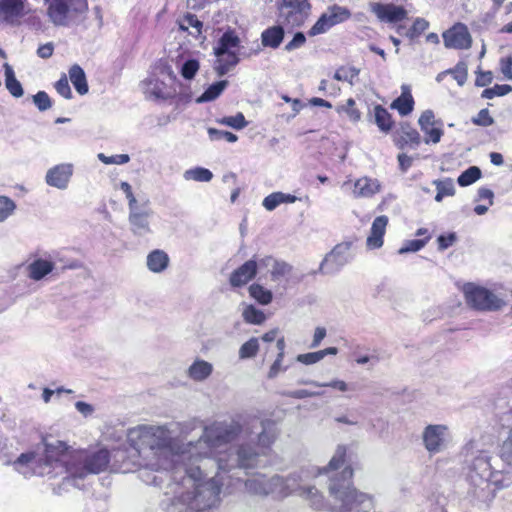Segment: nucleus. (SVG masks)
Instances as JSON below:
<instances>
[{
    "label": "nucleus",
    "mask_w": 512,
    "mask_h": 512,
    "mask_svg": "<svg viewBox=\"0 0 512 512\" xmlns=\"http://www.w3.org/2000/svg\"><path fill=\"white\" fill-rule=\"evenodd\" d=\"M54 88L57 93L65 99H71L73 97L66 74H62L60 79L54 84Z\"/></svg>",
    "instance_id": "6e6d98bb"
},
{
    "label": "nucleus",
    "mask_w": 512,
    "mask_h": 512,
    "mask_svg": "<svg viewBox=\"0 0 512 512\" xmlns=\"http://www.w3.org/2000/svg\"><path fill=\"white\" fill-rule=\"evenodd\" d=\"M355 105H356V103H355L354 99L349 98L346 101V104L337 106L336 111L339 114L345 113L351 121L357 122L358 120H360L361 113L356 108Z\"/></svg>",
    "instance_id": "58836bf2"
},
{
    "label": "nucleus",
    "mask_w": 512,
    "mask_h": 512,
    "mask_svg": "<svg viewBox=\"0 0 512 512\" xmlns=\"http://www.w3.org/2000/svg\"><path fill=\"white\" fill-rule=\"evenodd\" d=\"M408 11L400 5L393 3H386V25L390 26L397 22L407 21Z\"/></svg>",
    "instance_id": "c85d7f7f"
},
{
    "label": "nucleus",
    "mask_w": 512,
    "mask_h": 512,
    "mask_svg": "<svg viewBox=\"0 0 512 512\" xmlns=\"http://www.w3.org/2000/svg\"><path fill=\"white\" fill-rule=\"evenodd\" d=\"M183 177L185 180L196 182H209L213 178V173L204 167H195L188 169L184 172Z\"/></svg>",
    "instance_id": "473e14b6"
},
{
    "label": "nucleus",
    "mask_w": 512,
    "mask_h": 512,
    "mask_svg": "<svg viewBox=\"0 0 512 512\" xmlns=\"http://www.w3.org/2000/svg\"><path fill=\"white\" fill-rule=\"evenodd\" d=\"M431 239V236H427L425 238L414 239V240H406L403 242L402 247L399 249V254L417 252L421 250L427 242Z\"/></svg>",
    "instance_id": "ea45409f"
},
{
    "label": "nucleus",
    "mask_w": 512,
    "mask_h": 512,
    "mask_svg": "<svg viewBox=\"0 0 512 512\" xmlns=\"http://www.w3.org/2000/svg\"><path fill=\"white\" fill-rule=\"evenodd\" d=\"M280 475L274 474L267 477L265 474H256L245 481V489L249 494L278 498V488L280 487Z\"/></svg>",
    "instance_id": "1a4fd4ad"
},
{
    "label": "nucleus",
    "mask_w": 512,
    "mask_h": 512,
    "mask_svg": "<svg viewBox=\"0 0 512 512\" xmlns=\"http://www.w3.org/2000/svg\"><path fill=\"white\" fill-rule=\"evenodd\" d=\"M212 372V364L202 359L195 360L188 368V376L197 382L206 380Z\"/></svg>",
    "instance_id": "5701e85b"
},
{
    "label": "nucleus",
    "mask_w": 512,
    "mask_h": 512,
    "mask_svg": "<svg viewBox=\"0 0 512 512\" xmlns=\"http://www.w3.org/2000/svg\"><path fill=\"white\" fill-rule=\"evenodd\" d=\"M444 44L447 48L468 49L471 47L472 38L467 26L457 23L443 33Z\"/></svg>",
    "instance_id": "f8f14e48"
},
{
    "label": "nucleus",
    "mask_w": 512,
    "mask_h": 512,
    "mask_svg": "<svg viewBox=\"0 0 512 512\" xmlns=\"http://www.w3.org/2000/svg\"><path fill=\"white\" fill-rule=\"evenodd\" d=\"M306 43V36L303 32H296L291 41H289L284 50L287 52H292L296 49L301 48Z\"/></svg>",
    "instance_id": "0e129e2a"
},
{
    "label": "nucleus",
    "mask_w": 512,
    "mask_h": 512,
    "mask_svg": "<svg viewBox=\"0 0 512 512\" xmlns=\"http://www.w3.org/2000/svg\"><path fill=\"white\" fill-rule=\"evenodd\" d=\"M299 384H309V385H313L315 387H331V388H335V389H338L342 392H345L348 390V385L342 381V380H332L331 382H327V383H320V382H317V381H314V380H300L298 382Z\"/></svg>",
    "instance_id": "603ef678"
},
{
    "label": "nucleus",
    "mask_w": 512,
    "mask_h": 512,
    "mask_svg": "<svg viewBox=\"0 0 512 512\" xmlns=\"http://www.w3.org/2000/svg\"><path fill=\"white\" fill-rule=\"evenodd\" d=\"M282 192H274L266 196L263 200V206L268 211H273L282 204Z\"/></svg>",
    "instance_id": "e2e57ef3"
},
{
    "label": "nucleus",
    "mask_w": 512,
    "mask_h": 512,
    "mask_svg": "<svg viewBox=\"0 0 512 512\" xmlns=\"http://www.w3.org/2000/svg\"><path fill=\"white\" fill-rule=\"evenodd\" d=\"M130 447L140 457L138 477L147 485L164 489L165 495H173L180 488L173 475L178 467L195 457L192 450L197 445H183L172 436L166 426L139 425L127 433Z\"/></svg>",
    "instance_id": "f03ea898"
},
{
    "label": "nucleus",
    "mask_w": 512,
    "mask_h": 512,
    "mask_svg": "<svg viewBox=\"0 0 512 512\" xmlns=\"http://www.w3.org/2000/svg\"><path fill=\"white\" fill-rule=\"evenodd\" d=\"M142 91L147 99L168 100L177 97L174 85L161 79L158 75L152 74L141 83Z\"/></svg>",
    "instance_id": "9b49d317"
},
{
    "label": "nucleus",
    "mask_w": 512,
    "mask_h": 512,
    "mask_svg": "<svg viewBox=\"0 0 512 512\" xmlns=\"http://www.w3.org/2000/svg\"><path fill=\"white\" fill-rule=\"evenodd\" d=\"M33 103L39 111L43 112L52 107V100L45 91H38L32 97Z\"/></svg>",
    "instance_id": "864d4df0"
},
{
    "label": "nucleus",
    "mask_w": 512,
    "mask_h": 512,
    "mask_svg": "<svg viewBox=\"0 0 512 512\" xmlns=\"http://www.w3.org/2000/svg\"><path fill=\"white\" fill-rule=\"evenodd\" d=\"M110 462L107 449L96 451L71 450L63 441L44 439L34 450L20 454L14 461H6L25 478L31 476L64 475L65 485L82 488L80 483L90 474L104 471Z\"/></svg>",
    "instance_id": "7ed1b4c3"
},
{
    "label": "nucleus",
    "mask_w": 512,
    "mask_h": 512,
    "mask_svg": "<svg viewBox=\"0 0 512 512\" xmlns=\"http://www.w3.org/2000/svg\"><path fill=\"white\" fill-rule=\"evenodd\" d=\"M276 423L256 416H239L231 421H216L203 430L195 457L175 470L179 480L174 499L189 512H204L220 502L223 474L233 469L262 466L277 438Z\"/></svg>",
    "instance_id": "f257e3e1"
},
{
    "label": "nucleus",
    "mask_w": 512,
    "mask_h": 512,
    "mask_svg": "<svg viewBox=\"0 0 512 512\" xmlns=\"http://www.w3.org/2000/svg\"><path fill=\"white\" fill-rule=\"evenodd\" d=\"M69 4L66 0H53L47 10L51 22L56 26H66L68 23Z\"/></svg>",
    "instance_id": "dca6fc26"
},
{
    "label": "nucleus",
    "mask_w": 512,
    "mask_h": 512,
    "mask_svg": "<svg viewBox=\"0 0 512 512\" xmlns=\"http://www.w3.org/2000/svg\"><path fill=\"white\" fill-rule=\"evenodd\" d=\"M285 30L283 25H274L266 28L261 33V44L264 47L277 49L283 42Z\"/></svg>",
    "instance_id": "a211bd4d"
},
{
    "label": "nucleus",
    "mask_w": 512,
    "mask_h": 512,
    "mask_svg": "<svg viewBox=\"0 0 512 512\" xmlns=\"http://www.w3.org/2000/svg\"><path fill=\"white\" fill-rule=\"evenodd\" d=\"M259 350V342L255 337L250 338L248 341L243 343L239 349L240 359L253 358L257 355Z\"/></svg>",
    "instance_id": "4c0bfd02"
},
{
    "label": "nucleus",
    "mask_w": 512,
    "mask_h": 512,
    "mask_svg": "<svg viewBox=\"0 0 512 512\" xmlns=\"http://www.w3.org/2000/svg\"><path fill=\"white\" fill-rule=\"evenodd\" d=\"M5 85L10 94L16 98L23 96L24 90L21 83L17 80L13 68L8 64H4Z\"/></svg>",
    "instance_id": "cd10ccee"
},
{
    "label": "nucleus",
    "mask_w": 512,
    "mask_h": 512,
    "mask_svg": "<svg viewBox=\"0 0 512 512\" xmlns=\"http://www.w3.org/2000/svg\"><path fill=\"white\" fill-rule=\"evenodd\" d=\"M149 217L150 212L147 210L129 214V224L134 235L142 237L151 232Z\"/></svg>",
    "instance_id": "aec40b11"
},
{
    "label": "nucleus",
    "mask_w": 512,
    "mask_h": 512,
    "mask_svg": "<svg viewBox=\"0 0 512 512\" xmlns=\"http://www.w3.org/2000/svg\"><path fill=\"white\" fill-rule=\"evenodd\" d=\"M384 237V215L377 216L366 239V246L369 250L378 249L383 245Z\"/></svg>",
    "instance_id": "412c9836"
},
{
    "label": "nucleus",
    "mask_w": 512,
    "mask_h": 512,
    "mask_svg": "<svg viewBox=\"0 0 512 512\" xmlns=\"http://www.w3.org/2000/svg\"><path fill=\"white\" fill-rule=\"evenodd\" d=\"M355 256L356 251L353 241L338 243L321 261L319 272L324 275H335L351 263Z\"/></svg>",
    "instance_id": "423d86ee"
},
{
    "label": "nucleus",
    "mask_w": 512,
    "mask_h": 512,
    "mask_svg": "<svg viewBox=\"0 0 512 512\" xmlns=\"http://www.w3.org/2000/svg\"><path fill=\"white\" fill-rule=\"evenodd\" d=\"M208 135L211 141H218L224 139L227 142L234 143L238 140L236 134L228 131L218 130L216 128H209Z\"/></svg>",
    "instance_id": "3c124183"
},
{
    "label": "nucleus",
    "mask_w": 512,
    "mask_h": 512,
    "mask_svg": "<svg viewBox=\"0 0 512 512\" xmlns=\"http://www.w3.org/2000/svg\"><path fill=\"white\" fill-rule=\"evenodd\" d=\"M345 456L346 447L344 445H339L327 467L319 469L315 466H311L307 468H301L299 471L290 473L286 477L280 475L281 483L280 487L278 488V498H286L295 492H298L301 496L303 488L307 487L304 483L309 477H314L324 472L339 469L344 464Z\"/></svg>",
    "instance_id": "39448f33"
},
{
    "label": "nucleus",
    "mask_w": 512,
    "mask_h": 512,
    "mask_svg": "<svg viewBox=\"0 0 512 512\" xmlns=\"http://www.w3.org/2000/svg\"><path fill=\"white\" fill-rule=\"evenodd\" d=\"M422 512H444V505L439 497H432L426 500Z\"/></svg>",
    "instance_id": "338daca9"
},
{
    "label": "nucleus",
    "mask_w": 512,
    "mask_h": 512,
    "mask_svg": "<svg viewBox=\"0 0 512 512\" xmlns=\"http://www.w3.org/2000/svg\"><path fill=\"white\" fill-rule=\"evenodd\" d=\"M240 46V38L233 29L226 30L214 47L215 56H220Z\"/></svg>",
    "instance_id": "f3484780"
},
{
    "label": "nucleus",
    "mask_w": 512,
    "mask_h": 512,
    "mask_svg": "<svg viewBox=\"0 0 512 512\" xmlns=\"http://www.w3.org/2000/svg\"><path fill=\"white\" fill-rule=\"evenodd\" d=\"M437 191H440L444 196H453L455 194V187L453 180L447 178L445 180H435Z\"/></svg>",
    "instance_id": "052dcab7"
},
{
    "label": "nucleus",
    "mask_w": 512,
    "mask_h": 512,
    "mask_svg": "<svg viewBox=\"0 0 512 512\" xmlns=\"http://www.w3.org/2000/svg\"><path fill=\"white\" fill-rule=\"evenodd\" d=\"M322 360V355L319 353V351L315 352H309L305 354H299L296 357V361L305 364V365H311L315 364Z\"/></svg>",
    "instance_id": "69168bd1"
},
{
    "label": "nucleus",
    "mask_w": 512,
    "mask_h": 512,
    "mask_svg": "<svg viewBox=\"0 0 512 512\" xmlns=\"http://www.w3.org/2000/svg\"><path fill=\"white\" fill-rule=\"evenodd\" d=\"M242 316L245 322L255 325L262 324L266 319L264 312L253 305L246 306L243 310Z\"/></svg>",
    "instance_id": "e433bc0d"
},
{
    "label": "nucleus",
    "mask_w": 512,
    "mask_h": 512,
    "mask_svg": "<svg viewBox=\"0 0 512 512\" xmlns=\"http://www.w3.org/2000/svg\"><path fill=\"white\" fill-rule=\"evenodd\" d=\"M169 264V257L163 250H153L147 256V267L151 272L160 273L164 271Z\"/></svg>",
    "instance_id": "bb28decb"
},
{
    "label": "nucleus",
    "mask_w": 512,
    "mask_h": 512,
    "mask_svg": "<svg viewBox=\"0 0 512 512\" xmlns=\"http://www.w3.org/2000/svg\"><path fill=\"white\" fill-rule=\"evenodd\" d=\"M449 436L446 425L430 424L422 432L423 445L430 454H438L447 448Z\"/></svg>",
    "instance_id": "9d476101"
},
{
    "label": "nucleus",
    "mask_w": 512,
    "mask_h": 512,
    "mask_svg": "<svg viewBox=\"0 0 512 512\" xmlns=\"http://www.w3.org/2000/svg\"><path fill=\"white\" fill-rule=\"evenodd\" d=\"M324 14L327 16L333 27L348 20L351 16V12L346 7L336 4L330 6Z\"/></svg>",
    "instance_id": "7c9ffc66"
},
{
    "label": "nucleus",
    "mask_w": 512,
    "mask_h": 512,
    "mask_svg": "<svg viewBox=\"0 0 512 512\" xmlns=\"http://www.w3.org/2000/svg\"><path fill=\"white\" fill-rule=\"evenodd\" d=\"M414 98L409 85L401 86V95L390 104V108L396 110L402 117L408 116L414 109Z\"/></svg>",
    "instance_id": "2eb2a0df"
},
{
    "label": "nucleus",
    "mask_w": 512,
    "mask_h": 512,
    "mask_svg": "<svg viewBox=\"0 0 512 512\" xmlns=\"http://www.w3.org/2000/svg\"><path fill=\"white\" fill-rule=\"evenodd\" d=\"M332 27L333 26L330 23L329 19L323 13L318 18L316 23L310 28V30L308 31V35L310 37H314V36H317V35H320V34H324V33L328 32Z\"/></svg>",
    "instance_id": "79ce46f5"
},
{
    "label": "nucleus",
    "mask_w": 512,
    "mask_h": 512,
    "mask_svg": "<svg viewBox=\"0 0 512 512\" xmlns=\"http://www.w3.org/2000/svg\"><path fill=\"white\" fill-rule=\"evenodd\" d=\"M239 61L240 58L235 51L227 52L220 56H216L214 69L217 75L222 77L226 75L233 67H235Z\"/></svg>",
    "instance_id": "4be33fe9"
},
{
    "label": "nucleus",
    "mask_w": 512,
    "mask_h": 512,
    "mask_svg": "<svg viewBox=\"0 0 512 512\" xmlns=\"http://www.w3.org/2000/svg\"><path fill=\"white\" fill-rule=\"evenodd\" d=\"M285 396L294 398V399H304L308 397H318L323 396L324 391H310L307 389H298L293 391H288L284 393Z\"/></svg>",
    "instance_id": "680f3d73"
},
{
    "label": "nucleus",
    "mask_w": 512,
    "mask_h": 512,
    "mask_svg": "<svg viewBox=\"0 0 512 512\" xmlns=\"http://www.w3.org/2000/svg\"><path fill=\"white\" fill-rule=\"evenodd\" d=\"M98 159L104 164H116L123 165L129 162L130 157L128 154H117L112 156H106L103 153L98 154Z\"/></svg>",
    "instance_id": "13d9d810"
},
{
    "label": "nucleus",
    "mask_w": 512,
    "mask_h": 512,
    "mask_svg": "<svg viewBox=\"0 0 512 512\" xmlns=\"http://www.w3.org/2000/svg\"><path fill=\"white\" fill-rule=\"evenodd\" d=\"M159 77L162 76V79L167 78L168 83L174 85L176 76L172 70V67L168 65L167 63H159L155 68V73Z\"/></svg>",
    "instance_id": "bf43d9fd"
},
{
    "label": "nucleus",
    "mask_w": 512,
    "mask_h": 512,
    "mask_svg": "<svg viewBox=\"0 0 512 512\" xmlns=\"http://www.w3.org/2000/svg\"><path fill=\"white\" fill-rule=\"evenodd\" d=\"M23 11L22 0H0V18L5 22H12L14 18L21 17Z\"/></svg>",
    "instance_id": "6ab92c4d"
},
{
    "label": "nucleus",
    "mask_w": 512,
    "mask_h": 512,
    "mask_svg": "<svg viewBox=\"0 0 512 512\" xmlns=\"http://www.w3.org/2000/svg\"><path fill=\"white\" fill-rule=\"evenodd\" d=\"M380 188V185L367 177L358 179L353 184L352 194L354 197H370L374 195Z\"/></svg>",
    "instance_id": "a878e982"
},
{
    "label": "nucleus",
    "mask_w": 512,
    "mask_h": 512,
    "mask_svg": "<svg viewBox=\"0 0 512 512\" xmlns=\"http://www.w3.org/2000/svg\"><path fill=\"white\" fill-rule=\"evenodd\" d=\"M278 9L282 25L295 28L305 23L310 15L311 5L308 0H282Z\"/></svg>",
    "instance_id": "6e6552de"
},
{
    "label": "nucleus",
    "mask_w": 512,
    "mask_h": 512,
    "mask_svg": "<svg viewBox=\"0 0 512 512\" xmlns=\"http://www.w3.org/2000/svg\"><path fill=\"white\" fill-rule=\"evenodd\" d=\"M328 480V494L330 501H326L322 493L315 486L303 488L301 497L310 502L316 510L329 512H373L372 498L358 491L353 485V470L350 466L344 467L341 472L332 470Z\"/></svg>",
    "instance_id": "20e7f679"
},
{
    "label": "nucleus",
    "mask_w": 512,
    "mask_h": 512,
    "mask_svg": "<svg viewBox=\"0 0 512 512\" xmlns=\"http://www.w3.org/2000/svg\"><path fill=\"white\" fill-rule=\"evenodd\" d=\"M447 72L453 75V78L457 81L459 86L465 84L468 76L467 64L465 62H458L454 68L447 70Z\"/></svg>",
    "instance_id": "de8ad7c7"
},
{
    "label": "nucleus",
    "mask_w": 512,
    "mask_h": 512,
    "mask_svg": "<svg viewBox=\"0 0 512 512\" xmlns=\"http://www.w3.org/2000/svg\"><path fill=\"white\" fill-rule=\"evenodd\" d=\"M199 61L196 59H188L181 66V75L187 80H191L195 77L199 70Z\"/></svg>",
    "instance_id": "09e8293b"
},
{
    "label": "nucleus",
    "mask_w": 512,
    "mask_h": 512,
    "mask_svg": "<svg viewBox=\"0 0 512 512\" xmlns=\"http://www.w3.org/2000/svg\"><path fill=\"white\" fill-rule=\"evenodd\" d=\"M16 210V203L8 196L0 195V222L6 221Z\"/></svg>",
    "instance_id": "a19ab883"
},
{
    "label": "nucleus",
    "mask_w": 512,
    "mask_h": 512,
    "mask_svg": "<svg viewBox=\"0 0 512 512\" xmlns=\"http://www.w3.org/2000/svg\"><path fill=\"white\" fill-rule=\"evenodd\" d=\"M463 292L467 304L476 310L495 311L504 305V302L493 292L473 283L465 284Z\"/></svg>",
    "instance_id": "0eeeda50"
},
{
    "label": "nucleus",
    "mask_w": 512,
    "mask_h": 512,
    "mask_svg": "<svg viewBox=\"0 0 512 512\" xmlns=\"http://www.w3.org/2000/svg\"><path fill=\"white\" fill-rule=\"evenodd\" d=\"M257 274V264L255 259L244 262L235 269L229 278V283L233 288H240L246 285Z\"/></svg>",
    "instance_id": "4468645a"
},
{
    "label": "nucleus",
    "mask_w": 512,
    "mask_h": 512,
    "mask_svg": "<svg viewBox=\"0 0 512 512\" xmlns=\"http://www.w3.org/2000/svg\"><path fill=\"white\" fill-rule=\"evenodd\" d=\"M456 240H457V236L453 232L449 233L448 235H440L437 238L438 249L440 251H444L447 248H449L450 246H452L456 242Z\"/></svg>",
    "instance_id": "774afa93"
},
{
    "label": "nucleus",
    "mask_w": 512,
    "mask_h": 512,
    "mask_svg": "<svg viewBox=\"0 0 512 512\" xmlns=\"http://www.w3.org/2000/svg\"><path fill=\"white\" fill-rule=\"evenodd\" d=\"M203 27V23L197 18L196 15L187 13L184 17L179 21V28L183 31H188L189 28H192L193 31H190V34L193 36H198L201 34Z\"/></svg>",
    "instance_id": "2f4dec72"
},
{
    "label": "nucleus",
    "mask_w": 512,
    "mask_h": 512,
    "mask_svg": "<svg viewBox=\"0 0 512 512\" xmlns=\"http://www.w3.org/2000/svg\"><path fill=\"white\" fill-rule=\"evenodd\" d=\"M219 123L232 127L236 130H241L245 128L248 125V122L246 121L244 115L239 112L234 116H227L223 117L221 120H219Z\"/></svg>",
    "instance_id": "a18cd8bd"
},
{
    "label": "nucleus",
    "mask_w": 512,
    "mask_h": 512,
    "mask_svg": "<svg viewBox=\"0 0 512 512\" xmlns=\"http://www.w3.org/2000/svg\"><path fill=\"white\" fill-rule=\"evenodd\" d=\"M472 123L477 126L489 127L494 124V119L490 115L489 110L481 109L478 114L472 118Z\"/></svg>",
    "instance_id": "4d7b16f0"
},
{
    "label": "nucleus",
    "mask_w": 512,
    "mask_h": 512,
    "mask_svg": "<svg viewBox=\"0 0 512 512\" xmlns=\"http://www.w3.org/2000/svg\"><path fill=\"white\" fill-rule=\"evenodd\" d=\"M228 86L227 80H220L211 84L197 99V103L210 102L217 99Z\"/></svg>",
    "instance_id": "c756f323"
},
{
    "label": "nucleus",
    "mask_w": 512,
    "mask_h": 512,
    "mask_svg": "<svg viewBox=\"0 0 512 512\" xmlns=\"http://www.w3.org/2000/svg\"><path fill=\"white\" fill-rule=\"evenodd\" d=\"M499 456L506 465L512 468V427L508 438L501 445Z\"/></svg>",
    "instance_id": "49530a36"
},
{
    "label": "nucleus",
    "mask_w": 512,
    "mask_h": 512,
    "mask_svg": "<svg viewBox=\"0 0 512 512\" xmlns=\"http://www.w3.org/2000/svg\"><path fill=\"white\" fill-rule=\"evenodd\" d=\"M359 70L355 67L342 66L338 68L334 74V79L338 81H345L353 83V80L358 76Z\"/></svg>",
    "instance_id": "37998d69"
},
{
    "label": "nucleus",
    "mask_w": 512,
    "mask_h": 512,
    "mask_svg": "<svg viewBox=\"0 0 512 512\" xmlns=\"http://www.w3.org/2000/svg\"><path fill=\"white\" fill-rule=\"evenodd\" d=\"M397 144L400 147H403L404 145H411V146H418L420 144V134L415 129L409 127L408 125L406 127H402V132L397 140Z\"/></svg>",
    "instance_id": "72a5a7b5"
},
{
    "label": "nucleus",
    "mask_w": 512,
    "mask_h": 512,
    "mask_svg": "<svg viewBox=\"0 0 512 512\" xmlns=\"http://www.w3.org/2000/svg\"><path fill=\"white\" fill-rule=\"evenodd\" d=\"M249 294L262 305L269 304L273 298L272 292L270 290L257 283H254L249 287Z\"/></svg>",
    "instance_id": "f704fd0d"
},
{
    "label": "nucleus",
    "mask_w": 512,
    "mask_h": 512,
    "mask_svg": "<svg viewBox=\"0 0 512 512\" xmlns=\"http://www.w3.org/2000/svg\"><path fill=\"white\" fill-rule=\"evenodd\" d=\"M69 79L72 82L75 90L80 95H85L89 91V86L86 79V74L81 66L74 64L70 67Z\"/></svg>",
    "instance_id": "393cba45"
},
{
    "label": "nucleus",
    "mask_w": 512,
    "mask_h": 512,
    "mask_svg": "<svg viewBox=\"0 0 512 512\" xmlns=\"http://www.w3.org/2000/svg\"><path fill=\"white\" fill-rule=\"evenodd\" d=\"M73 175V165L71 163H62L48 169L45 176L47 185L65 190Z\"/></svg>",
    "instance_id": "ddd939ff"
},
{
    "label": "nucleus",
    "mask_w": 512,
    "mask_h": 512,
    "mask_svg": "<svg viewBox=\"0 0 512 512\" xmlns=\"http://www.w3.org/2000/svg\"><path fill=\"white\" fill-rule=\"evenodd\" d=\"M292 267L283 261L274 259V263L270 270L272 280L277 281L281 277L287 275L291 271Z\"/></svg>",
    "instance_id": "8fccbe9b"
},
{
    "label": "nucleus",
    "mask_w": 512,
    "mask_h": 512,
    "mask_svg": "<svg viewBox=\"0 0 512 512\" xmlns=\"http://www.w3.org/2000/svg\"><path fill=\"white\" fill-rule=\"evenodd\" d=\"M481 175L482 173L479 167L470 166L459 175L457 182L461 187H466L480 179Z\"/></svg>",
    "instance_id": "c9c22d12"
},
{
    "label": "nucleus",
    "mask_w": 512,
    "mask_h": 512,
    "mask_svg": "<svg viewBox=\"0 0 512 512\" xmlns=\"http://www.w3.org/2000/svg\"><path fill=\"white\" fill-rule=\"evenodd\" d=\"M512 91V86L508 84H496L492 88H486L483 90L481 97L484 99H493L496 96H505Z\"/></svg>",
    "instance_id": "c03bdc74"
},
{
    "label": "nucleus",
    "mask_w": 512,
    "mask_h": 512,
    "mask_svg": "<svg viewBox=\"0 0 512 512\" xmlns=\"http://www.w3.org/2000/svg\"><path fill=\"white\" fill-rule=\"evenodd\" d=\"M429 28V22L421 17H417L410 26V40L418 38L425 30Z\"/></svg>",
    "instance_id": "5fc2aeb1"
},
{
    "label": "nucleus",
    "mask_w": 512,
    "mask_h": 512,
    "mask_svg": "<svg viewBox=\"0 0 512 512\" xmlns=\"http://www.w3.org/2000/svg\"><path fill=\"white\" fill-rule=\"evenodd\" d=\"M53 269V262L39 258L29 264V277L34 281H39L50 274Z\"/></svg>",
    "instance_id": "b1692460"
}]
</instances>
